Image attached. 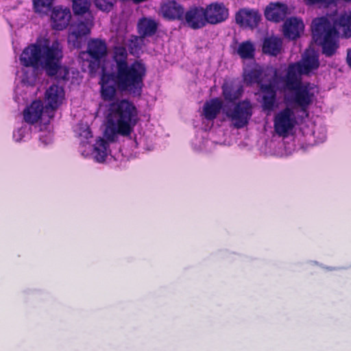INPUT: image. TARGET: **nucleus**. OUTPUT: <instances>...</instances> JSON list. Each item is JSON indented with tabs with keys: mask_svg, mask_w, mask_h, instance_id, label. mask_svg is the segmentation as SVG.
I'll return each mask as SVG.
<instances>
[{
	"mask_svg": "<svg viewBox=\"0 0 351 351\" xmlns=\"http://www.w3.org/2000/svg\"><path fill=\"white\" fill-rule=\"evenodd\" d=\"M207 23L217 24L226 21L229 16V11L223 3L214 2L204 8Z\"/></svg>",
	"mask_w": 351,
	"mask_h": 351,
	"instance_id": "12",
	"label": "nucleus"
},
{
	"mask_svg": "<svg viewBox=\"0 0 351 351\" xmlns=\"http://www.w3.org/2000/svg\"><path fill=\"white\" fill-rule=\"evenodd\" d=\"M282 47V40L277 37H269L264 40L263 51L265 53L276 56Z\"/></svg>",
	"mask_w": 351,
	"mask_h": 351,
	"instance_id": "21",
	"label": "nucleus"
},
{
	"mask_svg": "<svg viewBox=\"0 0 351 351\" xmlns=\"http://www.w3.org/2000/svg\"><path fill=\"white\" fill-rule=\"evenodd\" d=\"M236 52L242 59H252L255 54V45L250 40L243 41L237 45Z\"/></svg>",
	"mask_w": 351,
	"mask_h": 351,
	"instance_id": "22",
	"label": "nucleus"
},
{
	"mask_svg": "<svg viewBox=\"0 0 351 351\" xmlns=\"http://www.w3.org/2000/svg\"><path fill=\"white\" fill-rule=\"evenodd\" d=\"M31 128L26 123H23L20 128L14 131L13 138L16 142L25 141L30 137Z\"/></svg>",
	"mask_w": 351,
	"mask_h": 351,
	"instance_id": "23",
	"label": "nucleus"
},
{
	"mask_svg": "<svg viewBox=\"0 0 351 351\" xmlns=\"http://www.w3.org/2000/svg\"><path fill=\"white\" fill-rule=\"evenodd\" d=\"M53 118V113L43 106L40 100L34 101L23 111V119L27 123L48 124Z\"/></svg>",
	"mask_w": 351,
	"mask_h": 351,
	"instance_id": "10",
	"label": "nucleus"
},
{
	"mask_svg": "<svg viewBox=\"0 0 351 351\" xmlns=\"http://www.w3.org/2000/svg\"><path fill=\"white\" fill-rule=\"evenodd\" d=\"M107 54L106 43L98 39H93L88 43L87 51L81 52L80 58L88 63V66L92 70L95 69V64L99 66L100 61Z\"/></svg>",
	"mask_w": 351,
	"mask_h": 351,
	"instance_id": "9",
	"label": "nucleus"
},
{
	"mask_svg": "<svg viewBox=\"0 0 351 351\" xmlns=\"http://www.w3.org/2000/svg\"><path fill=\"white\" fill-rule=\"evenodd\" d=\"M156 22L150 18H143L138 23V32L143 36H152L157 29Z\"/></svg>",
	"mask_w": 351,
	"mask_h": 351,
	"instance_id": "20",
	"label": "nucleus"
},
{
	"mask_svg": "<svg viewBox=\"0 0 351 351\" xmlns=\"http://www.w3.org/2000/svg\"><path fill=\"white\" fill-rule=\"evenodd\" d=\"M95 5L103 11H110L116 0H94Z\"/></svg>",
	"mask_w": 351,
	"mask_h": 351,
	"instance_id": "25",
	"label": "nucleus"
},
{
	"mask_svg": "<svg viewBox=\"0 0 351 351\" xmlns=\"http://www.w3.org/2000/svg\"><path fill=\"white\" fill-rule=\"evenodd\" d=\"M347 63L351 68V49L348 50L347 53Z\"/></svg>",
	"mask_w": 351,
	"mask_h": 351,
	"instance_id": "29",
	"label": "nucleus"
},
{
	"mask_svg": "<svg viewBox=\"0 0 351 351\" xmlns=\"http://www.w3.org/2000/svg\"><path fill=\"white\" fill-rule=\"evenodd\" d=\"M223 95L226 101H233L239 99L243 92L242 88L232 82H226L222 86Z\"/></svg>",
	"mask_w": 351,
	"mask_h": 351,
	"instance_id": "19",
	"label": "nucleus"
},
{
	"mask_svg": "<svg viewBox=\"0 0 351 351\" xmlns=\"http://www.w3.org/2000/svg\"><path fill=\"white\" fill-rule=\"evenodd\" d=\"M184 13V7L173 0H166L161 3L160 14L169 21L180 20Z\"/></svg>",
	"mask_w": 351,
	"mask_h": 351,
	"instance_id": "14",
	"label": "nucleus"
},
{
	"mask_svg": "<svg viewBox=\"0 0 351 351\" xmlns=\"http://www.w3.org/2000/svg\"><path fill=\"white\" fill-rule=\"evenodd\" d=\"M236 21L243 27L254 28L261 20V15L254 10L241 9L236 14Z\"/></svg>",
	"mask_w": 351,
	"mask_h": 351,
	"instance_id": "15",
	"label": "nucleus"
},
{
	"mask_svg": "<svg viewBox=\"0 0 351 351\" xmlns=\"http://www.w3.org/2000/svg\"><path fill=\"white\" fill-rule=\"evenodd\" d=\"M317 52L312 48L306 49L302 60L289 66L285 77H278L272 68L263 69L252 62L243 71V80L247 84H257L261 86L262 106L271 111L276 106V90L280 82L285 86L284 101L286 106L278 110L274 116V132L280 136L287 137L293 132L301 120L300 112L305 113L318 93L313 84H301V76L313 73L319 67Z\"/></svg>",
	"mask_w": 351,
	"mask_h": 351,
	"instance_id": "1",
	"label": "nucleus"
},
{
	"mask_svg": "<svg viewBox=\"0 0 351 351\" xmlns=\"http://www.w3.org/2000/svg\"><path fill=\"white\" fill-rule=\"evenodd\" d=\"M90 1L88 0H73V9L75 14L85 15L84 20L79 19L69 29V44L74 48H80L83 38L88 35L93 26V16L89 12Z\"/></svg>",
	"mask_w": 351,
	"mask_h": 351,
	"instance_id": "7",
	"label": "nucleus"
},
{
	"mask_svg": "<svg viewBox=\"0 0 351 351\" xmlns=\"http://www.w3.org/2000/svg\"><path fill=\"white\" fill-rule=\"evenodd\" d=\"M221 109V101L218 98L213 99L204 104L202 115L207 120H213ZM223 112L234 127L241 128L247 125L252 116V105L249 101H243L232 108L225 106Z\"/></svg>",
	"mask_w": 351,
	"mask_h": 351,
	"instance_id": "6",
	"label": "nucleus"
},
{
	"mask_svg": "<svg viewBox=\"0 0 351 351\" xmlns=\"http://www.w3.org/2000/svg\"><path fill=\"white\" fill-rule=\"evenodd\" d=\"M52 26L53 29L62 30L67 27L71 18L69 9L55 8L51 14Z\"/></svg>",
	"mask_w": 351,
	"mask_h": 351,
	"instance_id": "16",
	"label": "nucleus"
},
{
	"mask_svg": "<svg viewBox=\"0 0 351 351\" xmlns=\"http://www.w3.org/2000/svg\"><path fill=\"white\" fill-rule=\"evenodd\" d=\"M53 0H34V5L37 12H43L45 10H48Z\"/></svg>",
	"mask_w": 351,
	"mask_h": 351,
	"instance_id": "24",
	"label": "nucleus"
},
{
	"mask_svg": "<svg viewBox=\"0 0 351 351\" xmlns=\"http://www.w3.org/2000/svg\"><path fill=\"white\" fill-rule=\"evenodd\" d=\"M105 63L102 66V74L100 80L101 94L104 100L110 102L101 106L100 110L104 117V137L109 142H117L121 137H130L137 124L139 117L135 105L127 99L112 101L116 96L118 86L119 89L127 91L134 96H138L129 90L121 87L118 82V75Z\"/></svg>",
	"mask_w": 351,
	"mask_h": 351,
	"instance_id": "2",
	"label": "nucleus"
},
{
	"mask_svg": "<svg viewBox=\"0 0 351 351\" xmlns=\"http://www.w3.org/2000/svg\"><path fill=\"white\" fill-rule=\"evenodd\" d=\"M184 23L193 29H200L207 24L204 8L200 6L190 8L184 14Z\"/></svg>",
	"mask_w": 351,
	"mask_h": 351,
	"instance_id": "13",
	"label": "nucleus"
},
{
	"mask_svg": "<svg viewBox=\"0 0 351 351\" xmlns=\"http://www.w3.org/2000/svg\"><path fill=\"white\" fill-rule=\"evenodd\" d=\"M304 29V25L300 19L291 17L284 23L283 33L285 36L293 40L300 36Z\"/></svg>",
	"mask_w": 351,
	"mask_h": 351,
	"instance_id": "17",
	"label": "nucleus"
},
{
	"mask_svg": "<svg viewBox=\"0 0 351 351\" xmlns=\"http://www.w3.org/2000/svg\"><path fill=\"white\" fill-rule=\"evenodd\" d=\"M142 42L141 37L130 35L123 32H119L114 38L113 59L116 63L115 74L118 75V82L121 87L134 93L142 91L147 69L144 63L138 60L128 65L125 47H129L131 53H137L141 49L140 43Z\"/></svg>",
	"mask_w": 351,
	"mask_h": 351,
	"instance_id": "4",
	"label": "nucleus"
},
{
	"mask_svg": "<svg viewBox=\"0 0 351 351\" xmlns=\"http://www.w3.org/2000/svg\"><path fill=\"white\" fill-rule=\"evenodd\" d=\"M62 57V49L58 41L50 44L49 39L40 38L22 51L19 60L23 67L16 75L22 83L28 85L34 84L40 70H45L49 75L65 78L67 70L61 66Z\"/></svg>",
	"mask_w": 351,
	"mask_h": 351,
	"instance_id": "3",
	"label": "nucleus"
},
{
	"mask_svg": "<svg viewBox=\"0 0 351 351\" xmlns=\"http://www.w3.org/2000/svg\"><path fill=\"white\" fill-rule=\"evenodd\" d=\"M65 100V92L62 86L53 84L50 86L45 91V101L46 108L53 113L60 106H61Z\"/></svg>",
	"mask_w": 351,
	"mask_h": 351,
	"instance_id": "11",
	"label": "nucleus"
},
{
	"mask_svg": "<svg viewBox=\"0 0 351 351\" xmlns=\"http://www.w3.org/2000/svg\"><path fill=\"white\" fill-rule=\"evenodd\" d=\"M341 29L342 36H351V12L339 17L337 14H328L317 18L312 23L313 39L322 46L323 53L328 56L333 55L339 47V34L337 28Z\"/></svg>",
	"mask_w": 351,
	"mask_h": 351,
	"instance_id": "5",
	"label": "nucleus"
},
{
	"mask_svg": "<svg viewBox=\"0 0 351 351\" xmlns=\"http://www.w3.org/2000/svg\"><path fill=\"white\" fill-rule=\"evenodd\" d=\"M39 139L44 145H48L52 142L53 134L50 131H42Z\"/></svg>",
	"mask_w": 351,
	"mask_h": 351,
	"instance_id": "26",
	"label": "nucleus"
},
{
	"mask_svg": "<svg viewBox=\"0 0 351 351\" xmlns=\"http://www.w3.org/2000/svg\"><path fill=\"white\" fill-rule=\"evenodd\" d=\"M288 12L287 6L282 3H270L265 9V16L269 21L278 22L285 19Z\"/></svg>",
	"mask_w": 351,
	"mask_h": 351,
	"instance_id": "18",
	"label": "nucleus"
},
{
	"mask_svg": "<svg viewBox=\"0 0 351 351\" xmlns=\"http://www.w3.org/2000/svg\"><path fill=\"white\" fill-rule=\"evenodd\" d=\"M75 131L80 138V151L82 155L84 157L92 156L98 162H105L110 154L108 142L99 137L91 145L89 139L93 136L86 124L77 125Z\"/></svg>",
	"mask_w": 351,
	"mask_h": 351,
	"instance_id": "8",
	"label": "nucleus"
},
{
	"mask_svg": "<svg viewBox=\"0 0 351 351\" xmlns=\"http://www.w3.org/2000/svg\"><path fill=\"white\" fill-rule=\"evenodd\" d=\"M212 142H210V141L208 140H206L204 141V142L203 143V144L202 145H199L198 147H197V149H199V150H208V149L207 148V147L211 144Z\"/></svg>",
	"mask_w": 351,
	"mask_h": 351,
	"instance_id": "28",
	"label": "nucleus"
},
{
	"mask_svg": "<svg viewBox=\"0 0 351 351\" xmlns=\"http://www.w3.org/2000/svg\"><path fill=\"white\" fill-rule=\"evenodd\" d=\"M313 135L316 138L315 143H321L326 138V130L320 128L318 131H315Z\"/></svg>",
	"mask_w": 351,
	"mask_h": 351,
	"instance_id": "27",
	"label": "nucleus"
}]
</instances>
